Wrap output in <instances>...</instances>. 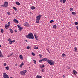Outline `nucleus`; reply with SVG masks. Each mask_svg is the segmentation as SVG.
<instances>
[{
	"instance_id": "1",
	"label": "nucleus",
	"mask_w": 78,
	"mask_h": 78,
	"mask_svg": "<svg viewBox=\"0 0 78 78\" xmlns=\"http://www.w3.org/2000/svg\"><path fill=\"white\" fill-rule=\"evenodd\" d=\"M43 61H46L51 66H54L55 64V62L53 60H49L48 59H47V58H44L42 59Z\"/></svg>"
},
{
	"instance_id": "2",
	"label": "nucleus",
	"mask_w": 78,
	"mask_h": 78,
	"mask_svg": "<svg viewBox=\"0 0 78 78\" xmlns=\"http://www.w3.org/2000/svg\"><path fill=\"white\" fill-rule=\"evenodd\" d=\"M26 37L28 39H34V36L33 33H30L28 35L26 36Z\"/></svg>"
},
{
	"instance_id": "3",
	"label": "nucleus",
	"mask_w": 78,
	"mask_h": 78,
	"mask_svg": "<svg viewBox=\"0 0 78 78\" xmlns=\"http://www.w3.org/2000/svg\"><path fill=\"white\" fill-rule=\"evenodd\" d=\"M41 16L42 15H39L38 16H36V23H39V20H40V19H41Z\"/></svg>"
},
{
	"instance_id": "4",
	"label": "nucleus",
	"mask_w": 78,
	"mask_h": 78,
	"mask_svg": "<svg viewBox=\"0 0 78 78\" xmlns=\"http://www.w3.org/2000/svg\"><path fill=\"white\" fill-rule=\"evenodd\" d=\"M27 71L26 70H23L22 71H21L20 73L21 75H25V73H27Z\"/></svg>"
},
{
	"instance_id": "5",
	"label": "nucleus",
	"mask_w": 78,
	"mask_h": 78,
	"mask_svg": "<svg viewBox=\"0 0 78 78\" xmlns=\"http://www.w3.org/2000/svg\"><path fill=\"white\" fill-rule=\"evenodd\" d=\"M8 2H4V5H2L1 6H3V7H8Z\"/></svg>"
},
{
	"instance_id": "6",
	"label": "nucleus",
	"mask_w": 78,
	"mask_h": 78,
	"mask_svg": "<svg viewBox=\"0 0 78 78\" xmlns=\"http://www.w3.org/2000/svg\"><path fill=\"white\" fill-rule=\"evenodd\" d=\"M3 77L4 78H9L6 73H3Z\"/></svg>"
},
{
	"instance_id": "7",
	"label": "nucleus",
	"mask_w": 78,
	"mask_h": 78,
	"mask_svg": "<svg viewBox=\"0 0 78 78\" xmlns=\"http://www.w3.org/2000/svg\"><path fill=\"white\" fill-rule=\"evenodd\" d=\"M24 25L25 27H29V23L27 22H25L24 23Z\"/></svg>"
},
{
	"instance_id": "8",
	"label": "nucleus",
	"mask_w": 78,
	"mask_h": 78,
	"mask_svg": "<svg viewBox=\"0 0 78 78\" xmlns=\"http://www.w3.org/2000/svg\"><path fill=\"white\" fill-rule=\"evenodd\" d=\"M13 21L15 23H19V21L16 19H14L13 20Z\"/></svg>"
},
{
	"instance_id": "9",
	"label": "nucleus",
	"mask_w": 78,
	"mask_h": 78,
	"mask_svg": "<svg viewBox=\"0 0 78 78\" xmlns=\"http://www.w3.org/2000/svg\"><path fill=\"white\" fill-rule=\"evenodd\" d=\"M73 73L74 74V75H76V74H77V72H76V71L75 70H73Z\"/></svg>"
},
{
	"instance_id": "10",
	"label": "nucleus",
	"mask_w": 78,
	"mask_h": 78,
	"mask_svg": "<svg viewBox=\"0 0 78 78\" xmlns=\"http://www.w3.org/2000/svg\"><path fill=\"white\" fill-rule=\"evenodd\" d=\"M10 26H9V25H8L7 24H6L5 25V28L6 29H8Z\"/></svg>"
},
{
	"instance_id": "11",
	"label": "nucleus",
	"mask_w": 78,
	"mask_h": 78,
	"mask_svg": "<svg viewBox=\"0 0 78 78\" xmlns=\"http://www.w3.org/2000/svg\"><path fill=\"white\" fill-rule=\"evenodd\" d=\"M9 30L10 32H11V33H12H12H14V31H13V30H12V29L10 28L9 29Z\"/></svg>"
},
{
	"instance_id": "12",
	"label": "nucleus",
	"mask_w": 78,
	"mask_h": 78,
	"mask_svg": "<svg viewBox=\"0 0 78 78\" xmlns=\"http://www.w3.org/2000/svg\"><path fill=\"white\" fill-rule=\"evenodd\" d=\"M22 66H24V63L23 62H22L20 66V68L22 67Z\"/></svg>"
},
{
	"instance_id": "13",
	"label": "nucleus",
	"mask_w": 78,
	"mask_h": 78,
	"mask_svg": "<svg viewBox=\"0 0 78 78\" xmlns=\"http://www.w3.org/2000/svg\"><path fill=\"white\" fill-rule=\"evenodd\" d=\"M12 42H15V40H13V41H9V44H12Z\"/></svg>"
},
{
	"instance_id": "14",
	"label": "nucleus",
	"mask_w": 78,
	"mask_h": 78,
	"mask_svg": "<svg viewBox=\"0 0 78 78\" xmlns=\"http://www.w3.org/2000/svg\"><path fill=\"white\" fill-rule=\"evenodd\" d=\"M36 78H42V76L39 75H37L36 77Z\"/></svg>"
},
{
	"instance_id": "15",
	"label": "nucleus",
	"mask_w": 78,
	"mask_h": 78,
	"mask_svg": "<svg viewBox=\"0 0 78 78\" xmlns=\"http://www.w3.org/2000/svg\"><path fill=\"white\" fill-rule=\"evenodd\" d=\"M0 57H3V55H2V53L1 52V51L0 50Z\"/></svg>"
},
{
	"instance_id": "16",
	"label": "nucleus",
	"mask_w": 78,
	"mask_h": 78,
	"mask_svg": "<svg viewBox=\"0 0 78 78\" xmlns=\"http://www.w3.org/2000/svg\"><path fill=\"white\" fill-rule=\"evenodd\" d=\"M31 9L32 10H33L34 9H35V7H34V6H32L31 7Z\"/></svg>"
},
{
	"instance_id": "17",
	"label": "nucleus",
	"mask_w": 78,
	"mask_h": 78,
	"mask_svg": "<svg viewBox=\"0 0 78 78\" xmlns=\"http://www.w3.org/2000/svg\"><path fill=\"white\" fill-rule=\"evenodd\" d=\"M16 4L17 5H18V6H19V5H20V3L18 2H16Z\"/></svg>"
},
{
	"instance_id": "18",
	"label": "nucleus",
	"mask_w": 78,
	"mask_h": 78,
	"mask_svg": "<svg viewBox=\"0 0 78 78\" xmlns=\"http://www.w3.org/2000/svg\"><path fill=\"white\" fill-rule=\"evenodd\" d=\"M72 14H73V15H74V16H76V12H72Z\"/></svg>"
},
{
	"instance_id": "19",
	"label": "nucleus",
	"mask_w": 78,
	"mask_h": 78,
	"mask_svg": "<svg viewBox=\"0 0 78 78\" xmlns=\"http://www.w3.org/2000/svg\"><path fill=\"white\" fill-rule=\"evenodd\" d=\"M20 58L21 59H23V56H22V55H20Z\"/></svg>"
},
{
	"instance_id": "20",
	"label": "nucleus",
	"mask_w": 78,
	"mask_h": 78,
	"mask_svg": "<svg viewBox=\"0 0 78 78\" xmlns=\"http://www.w3.org/2000/svg\"><path fill=\"white\" fill-rule=\"evenodd\" d=\"M19 28V29L20 30V31H21L22 30V29H23V27H20Z\"/></svg>"
},
{
	"instance_id": "21",
	"label": "nucleus",
	"mask_w": 78,
	"mask_h": 78,
	"mask_svg": "<svg viewBox=\"0 0 78 78\" xmlns=\"http://www.w3.org/2000/svg\"><path fill=\"white\" fill-rule=\"evenodd\" d=\"M34 48L36 50H37V49H38V47L35 46L34 47Z\"/></svg>"
},
{
	"instance_id": "22",
	"label": "nucleus",
	"mask_w": 78,
	"mask_h": 78,
	"mask_svg": "<svg viewBox=\"0 0 78 78\" xmlns=\"http://www.w3.org/2000/svg\"><path fill=\"white\" fill-rule=\"evenodd\" d=\"M53 27L54 28H55V29H56V25H54V26H53Z\"/></svg>"
},
{
	"instance_id": "23",
	"label": "nucleus",
	"mask_w": 78,
	"mask_h": 78,
	"mask_svg": "<svg viewBox=\"0 0 78 78\" xmlns=\"http://www.w3.org/2000/svg\"><path fill=\"white\" fill-rule=\"evenodd\" d=\"M69 10L70 11H71L72 12V11H73V8H70L69 9Z\"/></svg>"
},
{
	"instance_id": "24",
	"label": "nucleus",
	"mask_w": 78,
	"mask_h": 78,
	"mask_svg": "<svg viewBox=\"0 0 78 78\" xmlns=\"http://www.w3.org/2000/svg\"><path fill=\"white\" fill-rule=\"evenodd\" d=\"M33 61H34V63L35 64H36V61L35 60H33Z\"/></svg>"
},
{
	"instance_id": "25",
	"label": "nucleus",
	"mask_w": 78,
	"mask_h": 78,
	"mask_svg": "<svg viewBox=\"0 0 78 78\" xmlns=\"http://www.w3.org/2000/svg\"><path fill=\"white\" fill-rule=\"evenodd\" d=\"M62 56L63 57H64V56H66V54H62Z\"/></svg>"
},
{
	"instance_id": "26",
	"label": "nucleus",
	"mask_w": 78,
	"mask_h": 78,
	"mask_svg": "<svg viewBox=\"0 0 78 78\" xmlns=\"http://www.w3.org/2000/svg\"><path fill=\"white\" fill-rule=\"evenodd\" d=\"M14 9V10H15V11H17V9H16V8L15 7H13V8Z\"/></svg>"
},
{
	"instance_id": "27",
	"label": "nucleus",
	"mask_w": 78,
	"mask_h": 78,
	"mask_svg": "<svg viewBox=\"0 0 78 78\" xmlns=\"http://www.w3.org/2000/svg\"><path fill=\"white\" fill-rule=\"evenodd\" d=\"M5 69H6V70H9V67L7 66V67H6Z\"/></svg>"
},
{
	"instance_id": "28",
	"label": "nucleus",
	"mask_w": 78,
	"mask_h": 78,
	"mask_svg": "<svg viewBox=\"0 0 78 78\" xmlns=\"http://www.w3.org/2000/svg\"><path fill=\"white\" fill-rule=\"evenodd\" d=\"M1 32L2 33H3V32H4V30L3 29H1Z\"/></svg>"
},
{
	"instance_id": "29",
	"label": "nucleus",
	"mask_w": 78,
	"mask_h": 78,
	"mask_svg": "<svg viewBox=\"0 0 78 78\" xmlns=\"http://www.w3.org/2000/svg\"><path fill=\"white\" fill-rule=\"evenodd\" d=\"M39 62H42V61H43V59L40 60H39Z\"/></svg>"
},
{
	"instance_id": "30",
	"label": "nucleus",
	"mask_w": 78,
	"mask_h": 78,
	"mask_svg": "<svg viewBox=\"0 0 78 78\" xmlns=\"http://www.w3.org/2000/svg\"><path fill=\"white\" fill-rule=\"evenodd\" d=\"M75 25H78V23L76 22H75Z\"/></svg>"
},
{
	"instance_id": "31",
	"label": "nucleus",
	"mask_w": 78,
	"mask_h": 78,
	"mask_svg": "<svg viewBox=\"0 0 78 78\" xmlns=\"http://www.w3.org/2000/svg\"><path fill=\"white\" fill-rule=\"evenodd\" d=\"M32 55H33V56H35V54H34V52H32Z\"/></svg>"
},
{
	"instance_id": "32",
	"label": "nucleus",
	"mask_w": 78,
	"mask_h": 78,
	"mask_svg": "<svg viewBox=\"0 0 78 78\" xmlns=\"http://www.w3.org/2000/svg\"><path fill=\"white\" fill-rule=\"evenodd\" d=\"M54 22V21H53V20H51L50 21V23H53V22Z\"/></svg>"
},
{
	"instance_id": "33",
	"label": "nucleus",
	"mask_w": 78,
	"mask_h": 78,
	"mask_svg": "<svg viewBox=\"0 0 78 78\" xmlns=\"http://www.w3.org/2000/svg\"><path fill=\"white\" fill-rule=\"evenodd\" d=\"M8 41H9V42H10V41H11V38H9L8 39Z\"/></svg>"
},
{
	"instance_id": "34",
	"label": "nucleus",
	"mask_w": 78,
	"mask_h": 78,
	"mask_svg": "<svg viewBox=\"0 0 78 78\" xmlns=\"http://www.w3.org/2000/svg\"><path fill=\"white\" fill-rule=\"evenodd\" d=\"M27 49H30V47H29V46H28L27 47Z\"/></svg>"
},
{
	"instance_id": "35",
	"label": "nucleus",
	"mask_w": 78,
	"mask_h": 78,
	"mask_svg": "<svg viewBox=\"0 0 78 78\" xmlns=\"http://www.w3.org/2000/svg\"><path fill=\"white\" fill-rule=\"evenodd\" d=\"M39 56H40V58H42V55L40 54H39Z\"/></svg>"
},
{
	"instance_id": "36",
	"label": "nucleus",
	"mask_w": 78,
	"mask_h": 78,
	"mask_svg": "<svg viewBox=\"0 0 78 78\" xmlns=\"http://www.w3.org/2000/svg\"><path fill=\"white\" fill-rule=\"evenodd\" d=\"M41 72H45V70H44V69H42V70H41Z\"/></svg>"
},
{
	"instance_id": "37",
	"label": "nucleus",
	"mask_w": 78,
	"mask_h": 78,
	"mask_svg": "<svg viewBox=\"0 0 78 78\" xmlns=\"http://www.w3.org/2000/svg\"><path fill=\"white\" fill-rule=\"evenodd\" d=\"M35 38L36 40H38V37H35Z\"/></svg>"
},
{
	"instance_id": "38",
	"label": "nucleus",
	"mask_w": 78,
	"mask_h": 78,
	"mask_svg": "<svg viewBox=\"0 0 78 78\" xmlns=\"http://www.w3.org/2000/svg\"><path fill=\"white\" fill-rule=\"evenodd\" d=\"M6 66V63H4V66Z\"/></svg>"
},
{
	"instance_id": "39",
	"label": "nucleus",
	"mask_w": 78,
	"mask_h": 78,
	"mask_svg": "<svg viewBox=\"0 0 78 78\" xmlns=\"http://www.w3.org/2000/svg\"><path fill=\"white\" fill-rule=\"evenodd\" d=\"M66 0H63V3H65L66 2Z\"/></svg>"
},
{
	"instance_id": "40",
	"label": "nucleus",
	"mask_w": 78,
	"mask_h": 78,
	"mask_svg": "<svg viewBox=\"0 0 78 78\" xmlns=\"http://www.w3.org/2000/svg\"><path fill=\"white\" fill-rule=\"evenodd\" d=\"M8 25H9V26H10V22H8Z\"/></svg>"
},
{
	"instance_id": "41",
	"label": "nucleus",
	"mask_w": 78,
	"mask_h": 78,
	"mask_svg": "<svg viewBox=\"0 0 78 78\" xmlns=\"http://www.w3.org/2000/svg\"><path fill=\"white\" fill-rule=\"evenodd\" d=\"M13 54H14V53H12L11 54H10V55H10V56H12V55H13Z\"/></svg>"
},
{
	"instance_id": "42",
	"label": "nucleus",
	"mask_w": 78,
	"mask_h": 78,
	"mask_svg": "<svg viewBox=\"0 0 78 78\" xmlns=\"http://www.w3.org/2000/svg\"><path fill=\"white\" fill-rule=\"evenodd\" d=\"M17 26L19 28L20 27V25H17Z\"/></svg>"
},
{
	"instance_id": "43",
	"label": "nucleus",
	"mask_w": 78,
	"mask_h": 78,
	"mask_svg": "<svg viewBox=\"0 0 78 78\" xmlns=\"http://www.w3.org/2000/svg\"><path fill=\"white\" fill-rule=\"evenodd\" d=\"M7 14H8L9 15H10L11 14L9 12H7Z\"/></svg>"
},
{
	"instance_id": "44",
	"label": "nucleus",
	"mask_w": 78,
	"mask_h": 78,
	"mask_svg": "<svg viewBox=\"0 0 78 78\" xmlns=\"http://www.w3.org/2000/svg\"><path fill=\"white\" fill-rule=\"evenodd\" d=\"M62 2H63V0H60V2H61V3H62Z\"/></svg>"
},
{
	"instance_id": "45",
	"label": "nucleus",
	"mask_w": 78,
	"mask_h": 78,
	"mask_svg": "<svg viewBox=\"0 0 78 78\" xmlns=\"http://www.w3.org/2000/svg\"><path fill=\"white\" fill-rule=\"evenodd\" d=\"M40 67H41V69H42V68H43V67L42 66H40Z\"/></svg>"
},
{
	"instance_id": "46",
	"label": "nucleus",
	"mask_w": 78,
	"mask_h": 78,
	"mask_svg": "<svg viewBox=\"0 0 78 78\" xmlns=\"http://www.w3.org/2000/svg\"><path fill=\"white\" fill-rule=\"evenodd\" d=\"M76 28L77 29V30H78V26H76Z\"/></svg>"
},
{
	"instance_id": "47",
	"label": "nucleus",
	"mask_w": 78,
	"mask_h": 78,
	"mask_svg": "<svg viewBox=\"0 0 78 78\" xmlns=\"http://www.w3.org/2000/svg\"><path fill=\"white\" fill-rule=\"evenodd\" d=\"M34 36L35 37H36V34H34Z\"/></svg>"
},
{
	"instance_id": "48",
	"label": "nucleus",
	"mask_w": 78,
	"mask_h": 78,
	"mask_svg": "<svg viewBox=\"0 0 78 78\" xmlns=\"http://www.w3.org/2000/svg\"><path fill=\"white\" fill-rule=\"evenodd\" d=\"M74 49H75V50H77L76 48V47Z\"/></svg>"
},
{
	"instance_id": "49",
	"label": "nucleus",
	"mask_w": 78,
	"mask_h": 78,
	"mask_svg": "<svg viewBox=\"0 0 78 78\" xmlns=\"http://www.w3.org/2000/svg\"><path fill=\"white\" fill-rule=\"evenodd\" d=\"M42 67H45V66H44V65H43Z\"/></svg>"
},
{
	"instance_id": "50",
	"label": "nucleus",
	"mask_w": 78,
	"mask_h": 78,
	"mask_svg": "<svg viewBox=\"0 0 78 78\" xmlns=\"http://www.w3.org/2000/svg\"><path fill=\"white\" fill-rule=\"evenodd\" d=\"M15 31L16 32V33H17V31L16 30H15Z\"/></svg>"
},
{
	"instance_id": "51",
	"label": "nucleus",
	"mask_w": 78,
	"mask_h": 78,
	"mask_svg": "<svg viewBox=\"0 0 78 78\" xmlns=\"http://www.w3.org/2000/svg\"><path fill=\"white\" fill-rule=\"evenodd\" d=\"M46 50H47V51H48V52H49V50H48V49H46Z\"/></svg>"
},
{
	"instance_id": "52",
	"label": "nucleus",
	"mask_w": 78,
	"mask_h": 78,
	"mask_svg": "<svg viewBox=\"0 0 78 78\" xmlns=\"http://www.w3.org/2000/svg\"><path fill=\"white\" fill-rule=\"evenodd\" d=\"M62 77H63V78H65V76H64V75H63Z\"/></svg>"
},
{
	"instance_id": "53",
	"label": "nucleus",
	"mask_w": 78,
	"mask_h": 78,
	"mask_svg": "<svg viewBox=\"0 0 78 78\" xmlns=\"http://www.w3.org/2000/svg\"><path fill=\"white\" fill-rule=\"evenodd\" d=\"M16 66H17V64H16L15 65Z\"/></svg>"
},
{
	"instance_id": "54",
	"label": "nucleus",
	"mask_w": 78,
	"mask_h": 78,
	"mask_svg": "<svg viewBox=\"0 0 78 78\" xmlns=\"http://www.w3.org/2000/svg\"><path fill=\"white\" fill-rule=\"evenodd\" d=\"M25 41H26V42H27V40H25Z\"/></svg>"
},
{
	"instance_id": "55",
	"label": "nucleus",
	"mask_w": 78,
	"mask_h": 78,
	"mask_svg": "<svg viewBox=\"0 0 78 78\" xmlns=\"http://www.w3.org/2000/svg\"><path fill=\"white\" fill-rule=\"evenodd\" d=\"M7 57H9V55L7 56Z\"/></svg>"
},
{
	"instance_id": "56",
	"label": "nucleus",
	"mask_w": 78,
	"mask_h": 78,
	"mask_svg": "<svg viewBox=\"0 0 78 78\" xmlns=\"http://www.w3.org/2000/svg\"><path fill=\"white\" fill-rule=\"evenodd\" d=\"M2 47V46H1V45L0 44V47Z\"/></svg>"
},
{
	"instance_id": "57",
	"label": "nucleus",
	"mask_w": 78,
	"mask_h": 78,
	"mask_svg": "<svg viewBox=\"0 0 78 78\" xmlns=\"http://www.w3.org/2000/svg\"><path fill=\"white\" fill-rule=\"evenodd\" d=\"M49 52L50 53V51H49Z\"/></svg>"
}]
</instances>
